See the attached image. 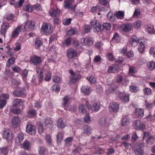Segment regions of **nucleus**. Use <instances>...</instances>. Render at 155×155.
I'll use <instances>...</instances> for the list:
<instances>
[{"label": "nucleus", "instance_id": "1", "mask_svg": "<svg viewBox=\"0 0 155 155\" xmlns=\"http://www.w3.org/2000/svg\"><path fill=\"white\" fill-rule=\"evenodd\" d=\"M74 2V0H64L63 4V7L65 9L75 11L77 4L73 5Z\"/></svg>", "mask_w": 155, "mask_h": 155}, {"label": "nucleus", "instance_id": "2", "mask_svg": "<svg viewBox=\"0 0 155 155\" xmlns=\"http://www.w3.org/2000/svg\"><path fill=\"white\" fill-rule=\"evenodd\" d=\"M91 25L93 31L95 32H100L103 30V28L100 22L96 19H94L91 21Z\"/></svg>", "mask_w": 155, "mask_h": 155}, {"label": "nucleus", "instance_id": "3", "mask_svg": "<svg viewBox=\"0 0 155 155\" xmlns=\"http://www.w3.org/2000/svg\"><path fill=\"white\" fill-rule=\"evenodd\" d=\"M94 41V39L92 37L82 38L81 40V44L83 45L88 47L92 46Z\"/></svg>", "mask_w": 155, "mask_h": 155}, {"label": "nucleus", "instance_id": "4", "mask_svg": "<svg viewBox=\"0 0 155 155\" xmlns=\"http://www.w3.org/2000/svg\"><path fill=\"white\" fill-rule=\"evenodd\" d=\"M69 72L71 75L70 82L72 84L75 83L77 80L80 79L81 78V76L80 74L74 73L72 69L69 70Z\"/></svg>", "mask_w": 155, "mask_h": 155}, {"label": "nucleus", "instance_id": "5", "mask_svg": "<svg viewBox=\"0 0 155 155\" xmlns=\"http://www.w3.org/2000/svg\"><path fill=\"white\" fill-rule=\"evenodd\" d=\"M53 29L51 25L49 23H44L42 26L41 29L45 35H49L52 32Z\"/></svg>", "mask_w": 155, "mask_h": 155}, {"label": "nucleus", "instance_id": "6", "mask_svg": "<svg viewBox=\"0 0 155 155\" xmlns=\"http://www.w3.org/2000/svg\"><path fill=\"white\" fill-rule=\"evenodd\" d=\"M22 31H24L23 30V26L21 25L17 26V27L13 31L11 34V37L12 38H15L17 37Z\"/></svg>", "mask_w": 155, "mask_h": 155}, {"label": "nucleus", "instance_id": "7", "mask_svg": "<svg viewBox=\"0 0 155 155\" xmlns=\"http://www.w3.org/2000/svg\"><path fill=\"white\" fill-rule=\"evenodd\" d=\"M111 119L110 118L102 117L99 120V123L100 125L103 127H108L111 124Z\"/></svg>", "mask_w": 155, "mask_h": 155}, {"label": "nucleus", "instance_id": "8", "mask_svg": "<svg viewBox=\"0 0 155 155\" xmlns=\"http://www.w3.org/2000/svg\"><path fill=\"white\" fill-rule=\"evenodd\" d=\"M23 28L28 31H31L35 30L36 28L35 21H27L25 24Z\"/></svg>", "mask_w": 155, "mask_h": 155}, {"label": "nucleus", "instance_id": "9", "mask_svg": "<svg viewBox=\"0 0 155 155\" xmlns=\"http://www.w3.org/2000/svg\"><path fill=\"white\" fill-rule=\"evenodd\" d=\"M146 125L140 120L135 121L134 127L136 130H143L146 128Z\"/></svg>", "mask_w": 155, "mask_h": 155}, {"label": "nucleus", "instance_id": "10", "mask_svg": "<svg viewBox=\"0 0 155 155\" xmlns=\"http://www.w3.org/2000/svg\"><path fill=\"white\" fill-rule=\"evenodd\" d=\"M60 10L57 7L51 8L48 12L49 15L52 17H58L60 15Z\"/></svg>", "mask_w": 155, "mask_h": 155}, {"label": "nucleus", "instance_id": "11", "mask_svg": "<svg viewBox=\"0 0 155 155\" xmlns=\"http://www.w3.org/2000/svg\"><path fill=\"white\" fill-rule=\"evenodd\" d=\"M11 26V24L8 22H3L1 27L0 32L1 34L5 36L6 35L7 30Z\"/></svg>", "mask_w": 155, "mask_h": 155}, {"label": "nucleus", "instance_id": "12", "mask_svg": "<svg viewBox=\"0 0 155 155\" xmlns=\"http://www.w3.org/2000/svg\"><path fill=\"white\" fill-rule=\"evenodd\" d=\"M42 61L41 58L36 55H34L31 57L30 63L34 65H37L40 64Z\"/></svg>", "mask_w": 155, "mask_h": 155}, {"label": "nucleus", "instance_id": "13", "mask_svg": "<svg viewBox=\"0 0 155 155\" xmlns=\"http://www.w3.org/2000/svg\"><path fill=\"white\" fill-rule=\"evenodd\" d=\"M67 57L69 58H72L76 57L77 55L76 51L72 48H70L67 51Z\"/></svg>", "mask_w": 155, "mask_h": 155}, {"label": "nucleus", "instance_id": "14", "mask_svg": "<svg viewBox=\"0 0 155 155\" xmlns=\"http://www.w3.org/2000/svg\"><path fill=\"white\" fill-rule=\"evenodd\" d=\"M2 136L3 138L10 140L12 138V133L8 129L5 130L3 131Z\"/></svg>", "mask_w": 155, "mask_h": 155}, {"label": "nucleus", "instance_id": "15", "mask_svg": "<svg viewBox=\"0 0 155 155\" xmlns=\"http://www.w3.org/2000/svg\"><path fill=\"white\" fill-rule=\"evenodd\" d=\"M26 130L27 133L31 135L35 134L36 132L35 127L34 125L30 124L27 125Z\"/></svg>", "mask_w": 155, "mask_h": 155}, {"label": "nucleus", "instance_id": "16", "mask_svg": "<svg viewBox=\"0 0 155 155\" xmlns=\"http://www.w3.org/2000/svg\"><path fill=\"white\" fill-rule=\"evenodd\" d=\"M109 108L110 112H117L119 109V104L118 103L113 102L110 104Z\"/></svg>", "mask_w": 155, "mask_h": 155}, {"label": "nucleus", "instance_id": "17", "mask_svg": "<svg viewBox=\"0 0 155 155\" xmlns=\"http://www.w3.org/2000/svg\"><path fill=\"white\" fill-rule=\"evenodd\" d=\"M121 28L123 31L127 32L130 31L132 29V26L130 23H126L122 24Z\"/></svg>", "mask_w": 155, "mask_h": 155}, {"label": "nucleus", "instance_id": "18", "mask_svg": "<svg viewBox=\"0 0 155 155\" xmlns=\"http://www.w3.org/2000/svg\"><path fill=\"white\" fill-rule=\"evenodd\" d=\"M143 144L142 143H140L138 144L137 148L135 150V152L137 155H142L144 152Z\"/></svg>", "mask_w": 155, "mask_h": 155}, {"label": "nucleus", "instance_id": "19", "mask_svg": "<svg viewBox=\"0 0 155 155\" xmlns=\"http://www.w3.org/2000/svg\"><path fill=\"white\" fill-rule=\"evenodd\" d=\"M20 123V120L19 117H14L12 120V125L14 127L18 126Z\"/></svg>", "mask_w": 155, "mask_h": 155}, {"label": "nucleus", "instance_id": "20", "mask_svg": "<svg viewBox=\"0 0 155 155\" xmlns=\"http://www.w3.org/2000/svg\"><path fill=\"white\" fill-rule=\"evenodd\" d=\"M117 95L122 101L126 102H128L129 101V96L128 95L119 92L118 93Z\"/></svg>", "mask_w": 155, "mask_h": 155}, {"label": "nucleus", "instance_id": "21", "mask_svg": "<svg viewBox=\"0 0 155 155\" xmlns=\"http://www.w3.org/2000/svg\"><path fill=\"white\" fill-rule=\"evenodd\" d=\"M91 127L89 125H84L83 127V132L82 133V135H83L84 134L86 135L90 134L91 133Z\"/></svg>", "mask_w": 155, "mask_h": 155}, {"label": "nucleus", "instance_id": "22", "mask_svg": "<svg viewBox=\"0 0 155 155\" xmlns=\"http://www.w3.org/2000/svg\"><path fill=\"white\" fill-rule=\"evenodd\" d=\"M43 43V41L41 38H36L35 41V48L37 49H40Z\"/></svg>", "mask_w": 155, "mask_h": 155}, {"label": "nucleus", "instance_id": "23", "mask_svg": "<svg viewBox=\"0 0 155 155\" xmlns=\"http://www.w3.org/2000/svg\"><path fill=\"white\" fill-rule=\"evenodd\" d=\"M136 36L135 35H133L130 39V44L134 47L137 46L138 44V40Z\"/></svg>", "mask_w": 155, "mask_h": 155}, {"label": "nucleus", "instance_id": "24", "mask_svg": "<svg viewBox=\"0 0 155 155\" xmlns=\"http://www.w3.org/2000/svg\"><path fill=\"white\" fill-rule=\"evenodd\" d=\"M144 110L142 109L137 108L136 109L135 114L139 118H141L144 115Z\"/></svg>", "mask_w": 155, "mask_h": 155}, {"label": "nucleus", "instance_id": "25", "mask_svg": "<svg viewBox=\"0 0 155 155\" xmlns=\"http://www.w3.org/2000/svg\"><path fill=\"white\" fill-rule=\"evenodd\" d=\"M72 40V38L71 37H68L62 42V44L64 47H68L71 45Z\"/></svg>", "mask_w": 155, "mask_h": 155}, {"label": "nucleus", "instance_id": "26", "mask_svg": "<svg viewBox=\"0 0 155 155\" xmlns=\"http://www.w3.org/2000/svg\"><path fill=\"white\" fill-rule=\"evenodd\" d=\"M82 92L85 95H88L91 92V88L88 86H82L81 88Z\"/></svg>", "mask_w": 155, "mask_h": 155}, {"label": "nucleus", "instance_id": "27", "mask_svg": "<svg viewBox=\"0 0 155 155\" xmlns=\"http://www.w3.org/2000/svg\"><path fill=\"white\" fill-rule=\"evenodd\" d=\"M45 123L46 127L48 128H51L53 127V121L50 118L45 119Z\"/></svg>", "mask_w": 155, "mask_h": 155}, {"label": "nucleus", "instance_id": "28", "mask_svg": "<svg viewBox=\"0 0 155 155\" xmlns=\"http://www.w3.org/2000/svg\"><path fill=\"white\" fill-rule=\"evenodd\" d=\"M129 118L127 116L125 115L123 117L122 122V125L125 126L129 124Z\"/></svg>", "mask_w": 155, "mask_h": 155}, {"label": "nucleus", "instance_id": "29", "mask_svg": "<svg viewBox=\"0 0 155 155\" xmlns=\"http://www.w3.org/2000/svg\"><path fill=\"white\" fill-rule=\"evenodd\" d=\"M22 100L21 99L16 98L13 100L12 103L13 107L20 106L21 104Z\"/></svg>", "mask_w": 155, "mask_h": 155}, {"label": "nucleus", "instance_id": "30", "mask_svg": "<svg viewBox=\"0 0 155 155\" xmlns=\"http://www.w3.org/2000/svg\"><path fill=\"white\" fill-rule=\"evenodd\" d=\"M118 66L117 65H114L112 66H110L108 70L109 73H115L118 70Z\"/></svg>", "mask_w": 155, "mask_h": 155}, {"label": "nucleus", "instance_id": "31", "mask_svg": "<svg viewBox=\"0 0 155 155\" xmlns=\"http://www.w3.org/2000/svg\"><path fill=\"white\" fill-rule=\"evenodd\" d=\"M12 83L13 87L16 88L21 84V81L19 79L13 78L12 80Z\"/></svg>", "mask_w": 155, "mask_h": 155}, {"label": "nucleus", "instance_id": "32", "mask_svg": "<svg viewBox=\"0 0 155 155\" xmlns=\"http://www.w3.org/2000/svg\"><path fill=\"white\" fill-rule=\"evenodd\" d=\"M24 139V134L20 133H19L15 139V142L17 143H19L22 141Z\"/></svg>", "mask_w": 155, "mask_h": 155}, {"label": "nucleus", "instance_id": "33", "mask_svg": "<svg viewBox=\"0 0 155 155\" xmlns=\"http://www.w3.org/2000/svg\"><path fill=\"white\" fill-rule=\"evenodd\" d=\"M70 100V97L66 95L63 98V103L62 105V107L65 109L66 106Z\"/></svg>", "mask_w": 155, "mask_h": 155}, {"label": "nucleus", "instance_id": "34", "mask_svg": "<svg viewBox=\"0 0 155 155\" xmlns=\"http://www.w3.org/2000/svg\"><path fill=\"white\" fill-rule=\"evenodd\" d=\"M65 123L62 118H61L58 120L57 123L58 127L61 128H64L65 127Z\"/></svg>", "mask_w": 155, "mask_h": 155}, {"label": "nucleus", "instance_id": "35", "mask_svg": "<svg viewBox=\"0 0 155 155\" xmlns=\"http://www.w3.org/2000/svg\"><path fill=\"white\" fill-rule=\"evenodd\" d=\"M113 87L110 86V87L106 90V93L107 95H109L111 93H114L116 90V87L114 84L111 85Z\"/></svg>", "mask_w": 155, "mask_h": 155}, {"label": "nucleus", "instance_id": "36", "mask_svg": "<svg viewBox=\"0 0 155 155\" xmlns=\"http://www.w3.org/2000/svg\"><path fill=\"white\" fill-rule=\"evenodd\" d=\"M100 104L99 103H94L92 107V108L91 110L93 111H98L100 108Z\"/></svg>", "mask_w": 155, "mask_h": 155}, {"label": "nucleus", "instance_id": "37", "mask_svg": "<svg viewBox=\"0 0 155 155\" xmlns=\"http://www.w3.org/2000/svg\"><path fill=\"white\" fill-rule=\"evenodd\" d=\"M8 153V147L7 146L0 148V153L3 155H7Z\"/></svg>", "mask_w": 155, "mask_h": 155}, {"label": "nucleus", "instance_id": "38", "mask_svg": "<svg viewBox=\"0 0 155 155\" xmlns=\"http://www.w3.org/2000/svg\"><path fill=\"white\" fill-rule=\"evenodd\" d=\"M107 17L109 20L112 22H114L116 19L115 15L110 12H109L107 13Z\"/></svg>", "mask_w": 155, "mask_h": 155}, {"label": "nucleus", "instance_id": "39", "mask_svg": "<svg viewBox=\"0 0 155 155\" xmlns=\"http://www.w3.org/2000/svg\"><path fill=\"white\" fill-rule=\"evenodd\" d=\"M15 62V59L14 57H12L8 60L6 62V66L10 67L11 65L14 64Z\"/></svg>", "mask_w": 155, "mask_h": 155}, {"label": "nucleus", "instance_id": "40", "mask_svg": "<svg viewBox=\"0 0 155 155\" xmlns=\"http://www.w3.org/2000/svg\"><path fill=\"white\" fill-rule=\"evenodd\" d=\"M15 107H12L10 109V111L13 113L17 114H19L21 113V111L20 108H17Z\"/></svg>", "mask_w": 155, "mask_h": 155}, {"label": "nucleus", "instance_id": "41", "mask_svg": "<svg viewBox=\"0 0 155 155\" xmlns=\"http://www.w3.org/2000/svg\"><path fill=\"white\" fill-rule=\"evenodd\" d=\"M116 15L118 19H123L124 16V12L123 11H119L116 13Z\"/></svg>", "mask_w": 155, "mask_h": 155}, {"label": "nucleus", "instance_id": "42", "mask_svg": "<svg viewBox=\"0 0 155 155\" xmlns=\"http://www.w3.org/2000/svg\"><path fill=\"white\" fill-rule=\"evenodd\" d=\"M33 5H27L23 6L24 10L28 12H31L33 10Z\"/></svg>", "mask_w": 155, "mask_h": 155}, {"label": "nucleus", "instance_id": "43", "mask_svg": "<svg viewBox=\"0 0 155 155\" xmlns=\"http://www.w3.org/2000/svg\"><path fill=\"white\" fill-rule=\"evenodd\" d=\"M147 66L149 70H153L155 68V62L149 61L147 63Z\"/></svg>", "mask_w": 155, "mask_h": 155}, {"label": "nucleus", "instance_id": "44", "mask_svg": "<svg viewBox=\"0 0 155 155\" xmlns=\"http://www.w3.org/2000/svg\"><path fill=\"white\" fill-rule=\"evenodd\" d=\"M53 81L55 83L60 84L61 83L62 78L58 75H55L53 77Z\"/></svg>", "mask_w": 155, "mask_h": 155}, {"label": "nucleus", "instance_id": "45", "mask_svg": "<svg viewBox=\"0 0 155 155\" xmlns=\"http://www.w3.org/2000/svg\"><path fill=\"white\" fill-rule=\"evenodd\" d=\"M120 39V37L118 33L117 32L115 33L112 38V40L117 43L119 41Z\"/></svg>", "mask_w": 155, "mask_h": 155}, {"label": "nucleus", "instance_id": "46", "mask_svg": "<svg viewBox=\"0 0 155 155\" xmlns=\"http://www.w3.org/2000/svg\"><path fill=\"white\" fill-rule=\"evenodd\" d=\"M64 135L61 132H59L57 135V141L58 142H60L63 140Z\"/></svg>", "mask_w": 155, "mask_h": 155}, {"label": "nucleus", "instance_id": "47", "mask_svg": "<svg viewBox=\"0 0 155 155\" xmlns=\"http://www.w3.org/2000/svg\"><path fill=\"white\" fill-rule=\"evenodd\" d=\"M130 90L131 92L137 93L139 91V87L137 86L131 85L130 86Z\"/></svg>", "mask_w": 155, "mask_h": 155}, {"label": "nucleus", "instance_id": "48", "mask_svg": "<svg viewBox=\"0 0 155 155\" xmlns=\"http://www.w3.org/2000/svg\"><path fill=\"white\" fill-rule=\"evenodd\" d=\"M142 25V22L140 20H137L134 23V28H140Z\"/></svg>", "mask_w": 155, "mask_h": 155}, {"label": "nucleus", "instance_id": "49", "mask_svg": "<svg viewBox=\"0 0 155 155\" xmlns=\"http://www.w3.org/2000/svg\"><path fill=\"white\" fill-rule=\"evenodd\" d=\"M95 153L96 154H102L104 152V150L99 147H95Z\"/></svg>", "mask_w": 155, "mask_h": 155}, {"label": "nucleus", "instance_id": "50", "mask_svg": "<svg viewBox=\"0 0 155 155\" xmlns=\"http://www.w3.org/2000/svg\"><path fill=\"white\" fill-rule=\"evenodd\" d=\"M51 73L50 71H48L47 72L44 79L45 81H49L51 80Z\"/></svg>", "mask_w": 155, "mask_h": 155}, {"label": "nucleus", "instance_id": "51", "mask_svg": "<svg viewBox=\"0 0 155 155\" xmlns=\"http://www.w3.org/2000/svg\"><path fill=\"white\" fill-rule=\"evenodd\" d=\"M73 138L72 137H68L64 140L65 144L67 146H69L71 145Z\"/></svg>", "mask_w": 155, "mask_h": 155}, {"label": "nucleus", "instance_id": "52", "mask_svg": "<svg viewBox=\"0 0 155 155\" xmlns=\"http://www.w3.org/2000/svg\"><path fill=\"white\" fill-rule=\"evenodd\" d=\"M78 109L80 112L83 114H85L86 112V108L84 105L81 104L78 107Z\"/></svg>", "mask_w": 155, "mask_h": 155}, {"label": "nucleus", "instance_id": "53", "mask_svg": "<svg viewBox=\"0 0 155 155\" xmlns=\"http://www.w3.org/2000/svg\"><path fill=\"white\" fill-rule=\"evenodd\" d=\"M11 68L13 71L16 73L20 72L21 70L20 68L15 65L11 67Z\"/></svg>", "mask_w": 155, "mask_h": 155}, {"label": "nucleus", "instance_id": "54", "mask_svg": "<svg viewBox=\"0 0 155 155\" xmlns=\"http://www.w3.org/2000/svg\"><path fill=\"white\" fill-rule=\"evenodd\" d=\"M102 27L103 28H104L106 30H109L111 29V25L109 23L105 22L103 24Z\"/></svg>", "mask_w": 155, "mask_h": 155}, {"label": "nucleus", "instance_id": "55", "mask_svg": "<svg viewBox=\"0 0 155 155\" xmlns=\"http://www.w3.org/2000/svg\"><path fill=\"white\" fill-rule=\"evenodd\" d=\"M140 9L135 8L134 12L133 17L135 18H137L139 17L140 14Z\"/></svg>", "mask_w": 155, "mask_h": 155}, {"label": "nucleus", "instance_id": "56", "mask_svg": "<svg viewBox=\"0 0 155 155\" xmlns=\"http://www.w3.org/2000/svg\"><path fill=\"white\" fill-rule=\"evenodd\" d=\"M154 140V139L153 136H151L148 137L146 141L147 144L151 145L153 143Z\"/></svg>", "mask_w": 155, "mask_h": 155}, {"label": "nucleus", "instance_id": "57", "mask_svg": "<svg viewBox=\"0 0 155 155\" xmlns=\"http://www.w3.org/2000/svg\"><path fill=\"white\" fill-rule=\"evenodd\" d=\"M30 146V143L28 141H25L22 144L23 149L26 150H28Z\"/></svg>", "mask_w": 155, "mask_h": 155}, {"label": "nucleus", "instance_id": "58", "mask_svg": "<svg viewBox=\"0 0 155 155\" xmlns=\"http://www.w3.org/2000/svg\"><path fill=\"white\" fill-rule=\"evenodd\" d=\"M83 30L85 33H88L91 30L90 26L87 24H85L83 27Z\"/></svg>", "mask_w": 155, "mask_h": 155}, {"label": "nucleus", "instance_id": "59", "mask_svg": "<svg viewBox=\"0 0 155 155\" xmlns=\"http://www.w3.org/2000/svg\"><path fill=\"white\" fill-rule=\"evenodd\" d=\"M43 71L41 70L40 72V74L38 77V81L39 83H41L43 80L44 75H43Z\"/></svg>", "mask_w": 155, "mask_h": 155}, {"label": "nucleus", "instance_id": "60", "mask_svg": "<svg viewBox=\"0 0 155 155\" xmlns=\"http://www.w3.org/2000/svg\"><path fill=\"white\" fill-rule=\"evenodd\" d=\"M87 79L91 83L94 84L96 82V78L93 76H88L87 78Z\"/></svg>", "mask_w": 155, "mask_h": 155}, {"label": "nucleus", "instance_id": "61", "mask_svg": "<svg viewBox=\"0 0 155 155\" xmlns=\"http://www.w3.org/2000/svg\"><path fill=\"white\" fill-rule=\"evenodd\" d=\"M33 10H35L37 11H40L42 9V7L38 3L33 5Z\"/></svg>", "mask_w": 155, "mask_h": 155}, {"label": "nucleus", "instance_id": "62", "mask_svg": "<svg viewBox=\"0 0 155 155\" xmlns=\"http://www.w3.org/2000/svg\"><path fill=\"white\" fill-rule=\"evenodd\" d=\"M137 72V68L134 67H130L129 69V73L130 75L135 74Z\"/></svg>", "mask_w": 155, "mask_h": 155}, {"label": "nucleus", "instance_id": "63", "mask_svg": "<svg viewBox=\"0 0 155 155\" xmlns=\"http://www.w3.org/2000/svg\"><path fill=\"white\" fill-rule=\"evenodd\" d=\"M147 31L150 33H155V30L154 29V27L152 25H148L147 28Z\"/></svg>", "mask_w": 155, "mask_h": 155}, {"label": "nucleus", "instance_id": "64", "mask_svg": "<svg viewBox=\"0 0 155 155\" xmlns=\"http://www.w3.org/2000/svg\"><path fill=\"white\" fill-rule=\"evenodd\" d=\"M6 101L3 99L0 98V109H2L6 105Z\"/></svg>", "mask_w": 155, "mask_h": 155}]
</instances>
